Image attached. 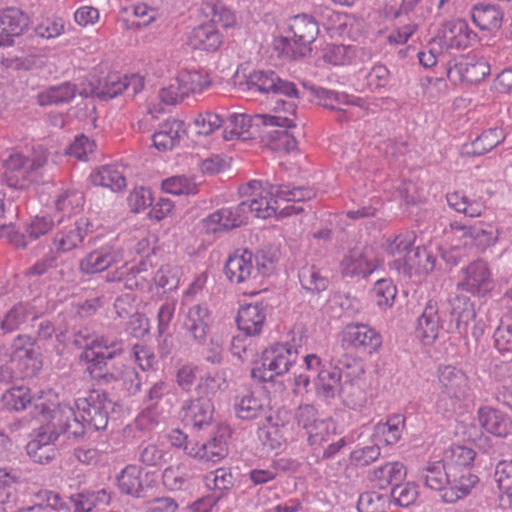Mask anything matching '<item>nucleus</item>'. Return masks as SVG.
Wrapping results in <instances>:
<instances>
[{
  "instance_id": "obj_1",
  "label": "nucleus",
  "mask_w": 512,
  "mask_h": 512,
  "mask_svg": "<svg viewBox=\"0 0 512 512\" xmlns=\"http://www.w3.org/2000/svg\"><path fill=\"white\" fill-rule=\"evenodd\" d=\"M476 318L474 302L465 295H451L429 300L417 319L416 334L425 344H432L439 332L467 336L469 324Z\"/></svg>"
},
{
  "instance_id": "obj_2",
  "label": "nucleus",
  "mask_w": 512,
  "mask_h": 512,
  "mask_svg": "<svg viewBox=\"0 0 512 512\" xmlns=\"http://www.w3.org/2000/svg\"><path fill=\"white\" fill-rule=\"evenodd\" d=\"M32 413L35 419L45 422L47 429L56 432L57 439L63 435L68 440L79 441L91 433L78 411L75 412L69 404L41 402L34 405Z\"/></svg>"
},
{
  "instance_id": "obj_3",
  "label": "nucleus",
  "mask_w": 512,
  "mask_h": 512,
  "mask_svg": "<svg viewBox=\"0 0 512 512\" xmlns=\"http://www.w3.org/2000/svg\"><path fill=\"white\" fill-rule=\"evenodd\" d=\"M1 180L9 188L23 190L30 184H44L51 180L48 175L47 156L41 153L33 158L21 153L11 154L3 162Z\"/></svg>"
},
{
  "instance_id": "obj_4",
  "label": "nucleus",
  "mask_w": 512,
  "mask_h": 512,
  "mask_svg": "<svg viewBox=\"0 0 512 512\" xmlns=\"http://www.w3.org/2000/svg\"><path fill=\"white\" fill-rule=\"evenodd\" d=\"M298 350L291 343H275L262 351L254 362L251 377L258 382H272L275 377L286 374L296 363Z\"/></svg>"
},
{
  "instance_id": "obj_5",
  "label": "nucleus",
  "mask_w": 512,
  "mask_h": 512,
  "mask_svg": "<svg viewBox=\"0 0 512 512\" xmlns=\"http://www.w3.org/2000/svg\"><path fill=\"white\" fill-rule=\"evenodd\" d=\"M245 84L248 90H254L262 94L287 97L288 100L277 99L274 110L292 114L295 112L297 108L295 100L299 98V91L296 84L292 81L280 78L275 71H254L247 77Z\"/></svg>"
},
{
  "instance_id": "obj_6",
  "label": "nucleus",
  "mask_w": 512,
  "mask_h": 512,
  "mask_svg": "<svg viewBox=\"0 0 512 512\" xmlns=\"http://www.w3.org/2000/svg\"><path fill=\"white\" fill-rule=\"evenodd\" d=\"M289 30L293 36L281 37L277 43V49L292 60L302 59L310 55L311 44L319 34L317 21L310 15L298 14L291 19Z\"/></svg>"
},
{
  "instance_id": "obj_7",
  "label": "nucleus",
  "mask_w": 512,
  "mask_h": 512,
  "mask_svg": "<svg viewBox=\"0 0 512 512\" xmlns=\"http://www.w3.org/2000/svg\"><path fill=\"white\" fill-rule=\"evenodd\" d=\"M225 123L224 138L225 140H233L242 137V139H250L260 135L262 128L280 126L290 127L292 121L287 117L274 115H255L246 114H230Z\"/></svg>"
},
{
  "instance_id": "obj_8",
  "label": "nucleus",
  "mask_w": 512,
  "mask_h": 512,
  "mask_svg": "<svg viewBox=\"0 0 512 512\" xmlns=\"http://www.w3.org/2000/svg\"><path fill=\"white\" fill-rule=\"evenodd\" d=\"M113 407L114 403L108 398V394L99 390H92L86 397L76 400L79 416L91 432L106 429Z\"/></svg>"
},
{
  "instance_id": "obj_9",
  "label": "nucleus",
  "mask_w": 512,
  "mask_h": 512,
  "mask_svg": "<svg viewBox=\"0 0 512 512\" xmlns=\"http://www.w3.org/2000/svg\"><path fill=\"white\" fill-rule=\"evenodd\" d=\"M91 377L98 385L120 389L128 396H134L140 392L142 385L137 369L119 361H114L111 367Z\"/></svg>"
},
{
  "instance_id": "obj_10",
  "label": "nucleus",
  "mask_w": 512,
  "mask_h": 512,
  "mask_svg": "<svg viewBox=\"0 0 512 512\" xmlns=\"http://www.w3.org/2000/svg\"><path fill=\"white\" fill-rule=\"evenodd\" d=\"M490 74V66L484 58L460 55L449 60L446 65L447 78L454 84H474Z\"/></svg>"
},
{
  "instance_id": "obj_11",
  "label": "nucleus",
  "mask_w": 512,
  "mask_h": 512,
  "mask_svg": "<svg viewBox=\"0 0 512 512\" xmlns=\"http://www.w3.org/2000/svg\"><path fill=\"white\" fill-rule=\"evenodd\" d=\"M94 232V224L87 217L59 228L51 239V248L59 255L77 249L84 239Z\"/></svg>"
},
{
  "instance_id": "obj_12",
  "label": "nucleus",
  "mask_w": 512,
  "mask_h": 512,
  "mask_svg": "<svg viewBox=\"0 0 512 512\" xmlns=\"http://www.w3.org/2000/svg\"><path fill=\"white\" fill-rule=\"evenodd\" d=\"M436 266V256L426 247H416L407 251L403 257H397L389 263L390 269L404 276L428 274Z\"/></svg>"
},
{
  "instance_id": "obj_13",
  "label": "nucleus",
  "mask_w": 512,
  "mask_h": 512,
  "mask_svg": "<svg viewBox=\"0 0 512 512\" xmlns=\"http://www.w3.org/2000/svg\"><path fill=\"white\" fill-rule=\"evenodd\" d=\"M343 346L371 355L382 345V336L374 328L365 324H347L341 333Z\"/></svg>"
},
{
  "instance_id": "obj_14",
  "label": "nucleus",
  "mask_w": 512,
  "mask_h": 512,
  "mask_svg": "<svg viewBox=\"0 0 512 512\" xmlns=\"http://www.w3.org/2000/svg\"><path fill=\"white\" fill-rule=\"evenodd\" d=\"M371 249L367 246L350 248L339 264V271L344 278H366L372 274L377 265L370 256Z\"/></svg>"
},
{
  "instance_id": "obj_15",
  "label": "nucleus",
  "mask_w": 512,
  "mask_h": 512,
  "mask_svg": "<svg viewBox=\"0 0 512 512\" xmlns=\"http://www.w3.org/2000/svg\"><path fill=\"white\" fill-rule=\"evenodd\" d=\"M464 278L457 288L479 297H485L495 287L488 264L482 260L471 262L464 268Z\"/></svg>"
},
{
  "instance_id": "obj_16",
  "label": "nucleus",
  "mask_w": 512,
  "mask_h": 512,
  "mask_svg": "<svg viewBox=\"0 0 512 512\" xmlns=\"http://www.w3.org/2000/svg\"><path fill=\"white\" fill-rule=\"evenodd\" d=\"M449 227L451 231L461 233L459 237L465 246L475 247L480 251L492 246L498 239V229L494 225L483 222L466 225L460 221H453Z\"/></svg>"
},
{
  "instance_id": "obj_17",
  "label": "nucleus",
  "mask_w": 512,
  "mask_h": 512,
  "mask_svg": "<svg viewBox=\"0 0 512 512\" xmlns=\"http://www.w3.org/2000/svg\"><path fill=\"white\" fill-rule=\"evenodd\" d=\"M151 476L149 472L144 473L143 468L138 465H127L117 476L119 490L134 498H144L156 484Z\"/></svg>"
},
{
  "instance_id": "obj_18",
  "label": "nucleus",
  "mask_w": 512,
  "mask_h": 512,
  "mask_svg": "<svg viewBox=\"0 0 512 512\" xmlns=\"http://www.w3.org/2000/svg\"><path fill=\"white\" fill-rule=\"evenodd\" d=\"M30 17L17 7L0 10V46H12L29 28Z\"/></svg>"
},
{
  "instance_id": "obj_19",
  "label": "nucleus",
  "mask_w": 512,
  "mask_h": 512,
  "mask_svg": "<svg viewBox=\"0 0 512 512\" xmlns=\"http://www.w3.org/2000/svg\"><path fill=\"white\" fill-rule=\"evenodd\" d=\"M57 440L56 432L47 429L45 422H41L35 438L27 443L26 452L33 462L42 465L49 464L58 454L55 447Z\"/></svg>"
},
{
  "instance_id": "obj_20",
  "label": "nucleus",
  "mask_w": 512,
  "mask_h": 512,
  "mask_svg": "<svg viewBox=\"0 0 512 512\" xmlns=\"http://www.w3.org/2000/svg\"><path fill=\"white\" fill-rule=\"evenodd\" d=\"M224 273L231 283L244 284L257 278V268L254 267V254L245 249L237 250L230 255L224 266Z\"/></svg>"
},
{
  "instance_id": "obj_21",
  "label": "nucleus",
  "mask_w": 512,
  "mask_h": 512,
  "mask_svg": "<svg viewBox=\"0 0 512 512\" xmlns=\"http://www.w3.org/2000/svg\"><path fill=\"white\" fill-rule=\"evenodd\" d=\"M210 321V311L207 305L196 304L186 312L182 328L194 343L204 345L210 330Z\"/></svg>"
},
{
  "instance_id": "obj_22",
  "label": "nucleus",
  "mask_w": 512,
  "mask_h": 512,
  "mask_svg": "<svg viewBox=\"0 0 512 512\" xmlns=\"http://www.w3.org/2000/svg\"><path fill=\"white\" fill-rule=\"evenodd\" d=\"M245 204L224 207L207 216L203 223L208 232L230 231L246 224Z\"/></svg>"
},
{
  "instance_id": "obj_23",
  "label": "nucleus",
  "mask_w": 512,
  "mask_h": 512,
  "mask_svg": "<svg viewBox=\"0 0 512 512\" xmlns=\"http://www.w3.org/2000/svg\"><path fill=\"white\" fill-rule=\"evenodd\" d=\"M213 413L214 405L212 401L197 396L185 400L180 410L182 421L196 429H203L211 425Z\"/></svg>"
},
{
  "instance_id": "obj_24",
  "label": "nucleus",
  "mask_w": 512,
  "mask_h": 512,
  "mask_svg": "<svg viewBox=\"0 0 512 512\" xmlns=\"http://www.w3.org/2000/svg\"><path fill=\"white\" fill-rule=\"evenodd\" d=\"M449 483L441 498L446 503H455L470 494L479 478L471 469L449 470Z\"/></svg>"
},
{
  "instance_id": "obj_25",
  "label": "nucleus",
  "mask_w": 512,
  "mask_h": 512,
  "mask_svg": "<svg viewBox=\"0 0 512 512\" xmlns=\"http://www.w3.org/2000/svg\"><path fill=\"white\" fill-rule=\"evenodd\" d=\"M479 425L488 433L497 437L512 434V419L503 411L491 406H482L477 411Z\"/></svg>"
},
{
  "instance_id": "obj_26",
  "label": "nucleus",
  "mask_w": 512,
  "mask_h": 512,
  "mask_svg": "<svg viewBox=\"0 0 512 512\" xmlns=\"http://www.w3.org/2000/svg\"><path fill=\"white\" fill-rule=\"evenodd\" d=\"M441 37L449 50H464L477 41V34L462 19L445 23Z\"/></svg>"
},
{
  "instance_id": "obj_27",
  "label": "nucleus",
  "mask_w": 512,
  "mask_h": 512,
  "mask_svg": "<svg viewBox=\"0 0 512 512\" xmlns=\"http://www.w3.org/2000/svg\"><path fill=\"white\" fill-rule=\"evenodd\" d=\"M266 307L262 301L242 306L236 317L239 330L246 336L259 335L266 319Z\"/></svg>"
},
{
  "instance_id": "obj_28",
  "label": "nucleus",
  "mask_w": 512,
  "mask_h": 512,
  "mask_svg": "<svg viewBox=\"0 0 512 512\" xmlns=\"http://www.w3.org/2000/svg\"><path fill=\"white\" fill-rule=\"evenodd\" d=\"M120 254L112 247L104 246L89 252L79 261V272L83 275H93L107 270L118 262Z\"/></svg>"
},
{
  "instance_id": "obj_29",
  "label": "nucleus",
  "mask_w": 512,
  "mask_h": 512,
  "mask_svg": "<svg viewBox=\"0 0 512 512\" xmlns=\"http://www.w3.org/2000/svg\"><path fill=\"white\" fill-rule=\"evenodd\" d=\"M223 43V36L213 23L195 27L189 34L188 44L193 49L214 52Z\"/></svg>"
},
{
  "instance_id": "obj_30",
  "label": "nucleus",
  "mask_w": 512,
  "mask_h": 512,
  "mask_svg": "<svg viewBox=\"0 0 512 512\" xmlns=\"http://www.w3.org/2000/svg\"><path fill=\"white\" fill-rule=\"evenodd\" d=\"M128 76H120L117 73L108 74L105 78L100 79L98 84L92 86L88 92L86 89L79 92L80 95L98 98L103 101L110 100L121 94L128 85Z\"/></svg>"
},
{
  "instance_id": "obj_31",
  "label": "nucleus",
  "mask_w": 512,
  "mask_h": 512,
  "mask_svg": "<svg viewBox=\"0 0 512 512\" xmlns=\"http://www.w3.org/2000/svg\"><path fill=\"white\" fill-rule=\"evenodd\" d=\"M184 122L175 118L168 119L160 124L153 134V144L158 150H171L185 134Z\"/></svg>"
},
{
  "instance_id": "obj_32",
  "label": "nucleus",
  "mask_w": 512,
  "mask_h": 512,
  "mask_svg": "<svg viewBox=\"0 0 512 512\" xmlns=\"http://www.w3.org/2000/svg\"><path fill=\"white\" fill-rule=\"evenodd\" d=\"M194 470L190 463L182 462L167 467L162 474L164 486L171 491L188 490L192 486Z\"/></svg>"
},
{
  "instance_id": "obj_33",
  "label": "nucleus",
  "mask_w": 512,
  "mask_h": 512,
  "mask_svg": "<svg viewBox=\"0 0 512 512\" xmlns=\"http://www.w3.org/2000/svg\"><path fill=\"white\" fill-rule=\"evenodd\" d=\"M440 390L465 397L468 391V377L461 369L447 365L439 368Z\"/></svg>"
},
{
  "instance_id": "obj_34",
  "label": "nucleus",
  "mask_w": 512,
  "mask_h": 512,
  "mask_svg": "<svg viewBox=\"0 0 512 512\" xmlns=\"http://www.w3.org/2000/svg\"><path fill=\"white\" fill-rule=\"evenodd\" d=\"M292 125L289 127H293ZM288 127H268L262 128L260 137L262 142L273 151H285L290 152L297 148V141L295 137L287 130Z\"/></svg>"
},
{
  "instance_id": "obj_35",
  "label": "nucleus",
  "mask_w": 512,
  "mask_h": 512,
  "mask_svg": "<svg viewBox=\"0 0 512 512\" xmlns=\"http://www.w3.org/2000/svg\"><path fill=\"white\" fill-rule=\"evenodd\" d=\"M124 351V346L117 350L116 348L99 351L87 350L80 354V360L86 364V370L90 376H94L111 367L112 361L121 356Z\"/></svg>"
},
{
  "instance_id": "obj_36",
  "label": "nucleus",
  "mask_w": 512,
  "mask_h": 512,
  "mask_svg": "<svg viewBox=\"0 0 512 512\" xmlns=\"http://www.w3.org/2000/svg\"><path fill=\"white\" fill-rule=\"evenodd\" d=\"M473 22L481 29L495 31L501 28L503 11L499 6L490 3H478L471 10Z\"/></svg>"
},
{
  "instance_id": "obj_37",
  "label": "nucleus",
  "mask_w": 512,
  "mask_h": 512,
  "mask_svg": "<svg viewBox=\"0 0 512 512\" xmlns=\"http://www.w3.org/2000/svg\"><path fill=\"white\" fill-rule=\"evenodd\" d=\"M342 378L336 368L324 367L314 380L316 395L326 402L334 399L339 393Z\"/></svg>"
},
{
  "instance_id": "obj_38",
  "label": "nucleus",
  "mask_w": 512,
  "mask_h": 512,
  "mask_svg": "<svg viewBox=\"0 0 512 512\" xmlns=\"http://www.w3.org/2000/svg\"><path fill=\"white\" fill-rule=\"evenodd\" d=\"M406 476V470L400 462H388L369 472L368 478L375 487L385 489L389 485L402 482Z\"/></svg>"
},
{
  "instance_id": "obj_39",
  "label": "nucleus",
  "mask_w": 512,
  "mask_h": 512,
  "mask_svg": "<svg viewBox=\"0 0 512 512\" xmlns=\"http://www.w3.org/2000/svg\"><path fill=\"white\" fill-rule=\"evenodd\" d=\"M419 479L427 488L443 494L449 483L448 465L443 461L429 462L419 471Z\"/></svg>"
},
{
  "instance_id": "obj_40",
  "label": "nucleus",
  "mask_w": 512,
  "mask_h": 512,
  "mask_svg": "<svg viewBox=\"0 0 512 512\" xmlns=\"http://www.w3.org/2000/svg\"><path fill=\"white\" fill-rule=\"evenodd\" d=\"M78 92L77 85L66 81L46 88L37 96L40 106L59 105L71 102Z\"/></svg>"
},
{
  "instance_id": "obj_41",
  "label": "nucleus",
  "mask_w": 512,
  "mask_h": 512,
  "mask_svg": "<svg viewBox=\"0 0 512 512\" xmlns=\"http://www.w3.org/2000/svg\"><path fill=\"white\" fill-rule=\"evenodd\" d=\"M41 402L42 401L33 402L30 389L23 386H13L6 390L1 397L2 406L7 410L18 412L31 408L30 414L33 418H35L32 413L34 405Z\"/></svg>"
},
{
  "instance_id": "obj_42",
  "label": "nucleus",
  "mask_w": 512,
  "mask_h": 512,
  "mask_svg": "<svg viewBox=\"0 0 512 512\" xmlns=\"http://www.w3.org/2000/svg\"><path fill=\"white\" fill-rule=\"evenodd\" d=\"M505 139L502 129L490 128L485 130L473 142L464 146L465 153L472 156H481L497 147Z\"/></svg>"
},
{
  "instance_id": "obj_43",
  "label": "nucleus",
  "mask_w": 512,
  "mask_h": 512,
  "mask_svg": "<svg viewBox=\"0 0 512 512\" xmlns=\"http://www.w3.org/2000/svg\"><path fill=\"white\" fill-rule=\"evenodd\" d=\"M228 454V447L223 436L214 437L212 440L196 444V449H189V456L205 462L217 463Z\"/></svg>"
},
{
  "instance_id": "obj_44",
  "label": "nucleus",
  "mask_w": 512,
  "mask_h": 512,
  "mask_svg": "<svg viewBox=\"0 0 512 512\" xmlns=\"http://www.w3.org/2000/svg\"><path fill=\"white\" fill-rule=\"evenodd\" d=\"M337 396L341 398L345 406L351 409L363 407L367 400L359 376L342 379Z\"/></svg>"
},
{
  "instance_id": "obj_45",
  "label": "nucleus",
  "mask_w": 512,
  "mask_h": 512,
  "mask_svg": "<svg viewBox=\"0 0 512 512\" xmlns=\"http://www.w3.org/2000/svg\"><path fill=\"white\" fill-rule=\"evenodd\" d=\"M90 177L94 185L110 188L114 192L121 191L126 187L123 173L113 165L99 167Z\"/></svg>"
},
{
  "instance_id": "obj_46",
  "label": "nucleus",
  "mask_w": 512,
  "mask_h": 512,
  "mask_svg": "<svg viewBox=\"0 0 512 512\" xmlns=\"http://www.w3.org/2000/svg\"><path fill=\"white\" fill-rule=\"evenodd\" d=\"M76 512H94L100 504L110 502V494L105 489L97 491H82L71 495Z\"/></svg>"
},
{
  "instance_id": "obj_47",
  "label": "nucleus",
  "mask_w": 512,
  "mask_h": 512,
  "mask_svg": "<svg viewBox=\"0 0 512 512\" xmlns=\"http://www.w3.org/2000/svg\"><path fill=\"white\" fill-rule=\"evenodd\" d=\"M268 195L286 200L288 202H304L315 197V190L311 187H294L290 184H268Z\"/></svg>"
},
{
  "instance_id": "obj_48",
  "label": "nucleus",
  "mask_w": 512,
  "mask_h": 512,
  "mask_svg": "<svg viewBox=\"0 0 512 512\" xmlns=\"http://www.w3.org/2000/svg\"><path fill=\"white\" fill-rule=\"evenodd\" d=\"M298 278L304 290L320 294L329 286V279L323 276L315 265H304L299 269Z\"/></svg>"
},
{
  "instance_id": "obj_49",
  "label": "nucleus",
  "mask_w": 512,
  "mask_h": 512,
  "mask_svg": "<svg viewBox=\"0 0 512 512\" xmlns=\"http://www.w3.org/2000/svg\"><path fill=\"white\" fill-rule=\"evenodd\" d=\"M288 424L274 423L267 427L259 428L258 438L262 445L269 450L280 449L287 442Z\"/></svg>"
},
{
  "instance_id": "obj_50",
  "label": "nucleus",
  "mask_w": 512,
  "mask_h": 512,
  "mask_svg": "<svg viewBox=\"0 0 512 512\" xmlns=\"http://www.w3.org/2000/svg\"><path fill=\"white\" fill-rule=\"evenodd\" d=\"M476 452L467 446L452 445L445 451V461L449 470L470 469Z\"/></svg>"
},
{
  "instance_id": "obj_51",
  "label": "nucleus",
  "mask_w": 512,
  "mask_h": 512,
  "mask_svg": "<svg viewBox=\"0 0 512 512\" xmlns=\"http://www.w3.org/2000/svg\"><path fill=\"white\" fill-rule=\"evenodd\" d=\"M227 387L225 371H215L199 379L195 394L199 398L205 397L212 401V397L218 390H225Z\"/></svg>"
},
{
  "instance_id": "obj_52",
  "label": "nucleus",
  "mask_w": 512,
  "mask_h": 512,
  "mask_svg": "<svg viewBox=\"0 0 512 512\" xmlns=\"http://www.w3.org/2000/svg\"><path fill=\"white\" fill-rule=\"evenodd\" d=\"M29 317L34 318L33 306L28 302H20L14 305L1 321V329L4 333L17 330Z\"/></svg>"
},
{
  "instance_id": "obj_53",
  "label": "nucleus",
  "mask_w": 512,
  "mask_h": 512,
  "mask_svg": "<svg viewBox=\"0 0 512 512\" xmlns=\"http://www.w3.org/2000/svg\"><path fill=\"white\" fill-rule=\"evenodd\" d=\"M404 426L405 417L401 414H394L386 422L376 424L375 433L382 436L387 445H393L401 438Z\"/></svg>"
},
{
  "instance_id": "obj_54",
  "label": "nucleus",
  "mask_w": 512,
  "mask_h": 512,
  "mask_svg": "<svg viewBox=\"0 0 512 512\" xmlns=\"http://www.w3.org/2000/svg\"><path fill=\"white\" fill-rule=\"evenodd\" d=\"M307 441L311 446H321L325 442L333 441L336 436V424L330 418H323L316 422V425L311 427L306 432Z\"/></svg>"
},
{
  "instance_id": "obj_55",
  "label": "nucleus",
  "mask_w": 512,
  "mask_h": 512,
  "mask_svg": "<svg viewBox=\"0 0 512 512\" xmlns=\"http://www.w3.org/2000/svg\"><path fill=\"white\" fill-rule=\"evenodd\" d=\"M235 413L242 420H253L265 414L266 408L262 401L252 394L241 397L235 403Z\"/></svg>"
},
{
  "instance_id": "obj_56",
  "label": "nucleus",
  "mask_w": 512,
  "mask_h": 512,
  "mask_svg": "<svg viewBox=\"0 0 512 512\" xmlns=\"http://www.w3.org/2000/svg\"><path fill=\"white\" fill-rule=\"evenodd\" d=\"M85 202L83 192L75 189L62 191L55 200V208L63 214L70 215L82 209Z\"/></svg>"
},
{
  "instance_id": "obj_57",
  "label": "nucleus",
  "mask_w": 512,
  "mask_h": 512,
  "mask_svg": "<svg viewBox=\"0 0 512 512\" xmlns=\"http://www.w3.org/2000/svg\"><path fill=\"white\" fill-rule=\"evenodd\" d=\"M269 196V199H267L266 196H260L259 198H253L250 201L241 202L245 204L246 220L250 213H253L255 217L263 219L269 218L276 213L277 207L275 204L277 203L278 198L272 195Z\"/></svg>"
},
{
  "instance_id": "obj_58",
  "label": "nucleus",
  "mask_w": 512,
  "mask_h": 512,
  "mask_svg": "<svg viewBox=\"0 0 512 512\" xmlns=\"http://www.w3.org/2000/svg\"><path fill=\"white\" fill-rule=\"evenodd\" d=\"M162 190L172 195H195L199 186L186 176H172L162 181Z\"/></svg>"
},
{
  "instance_id": "obj_59",
  "label": "nucleus",
  "mask_w": 512,
  "mask_h": 512,
  "mask_svg": "<svg viewBox=\"0 0 512 512\" xmlns=\"http://www.w3.org/2000/svg\"><path fill=\"white\" fill-rule=\"evenodd\" d=\"M177 80L182 88V94L188 97L191 93H200L206 86L209 85L208 80L200 72L197 71H184L181 72Z\"/></svg>"
},
{
  "instance_id": "obj_60",
  "label": "nucleus",
  "mask_w": 512,
  "mask_h": 512,
  "mask_svg": "<svg viewBox=\"0 0 512 512\" xmlns=\"http://www.w3.org/2000/svg\"><path fill=\"white\" fill-rule=\"evenodd\" d=\"M391 498L394 503L401 507H409L418 498V486L415 483H397L391 489Z\"/></svg>"
},
{
  "instance_id": "obj_61",
  "label": "nucleus",
  "mask_w": 512,
  "mask_h": 512,
  "mask_svg": "<svg viewBox=\"0 0 512 512\" xmlns=\"http://www.w3.org/2000/svg\"><path fill=\"white\" fill-rule=\"evenodd\" d=\"M166 452L154 443H141L138 447V460L148 467H159L166 462Z\"/></svg>"
},
{
  "instance_id": "obj_62",
  "label": "nucleus",
  "mask_w": 512,
  "mask_h": 512,
  "mask_svg": "<svg viewBox=\"0 0 512 512\" xmlns=\"http://www.w3.org/2000/svg\"><path fill=\"white\" fill-rule=\"evenodd\" d=\"M354 56L351 46L342 44H328L323 49V59L332 65H344L349 63Z\"/></svg>"
},
{
  "instance_id": "obj_63",
  "label": "nucleus",
  "mask_w": 512,
  "mask_h": 512,
  "mask_svg": "<svg viewBox=\"0 0 512 512\" xmlns=\"http://www.w3.org/2000/svg\"><path fill=\"white\" fill-rule=\"evenodd\" d=\"M378 306L391 307L397 294L396 286L389 279L377 280L372 289Z\"/></svg>"
},
{
  "instance_id": "obj_64",
  "label": "nucleus",
  "mask_w": 512,
  "mask_h": 512,
  "mask_svg": "<svg viewBox=\"0 0 512 512\" xmlns=\"http://www.w3.org/2000/svg\"><path fill=\"white\" fill-rule=\"evenodd\" d=\"M495 481L507 497L512 498V458L500 461L495 470Z\"/></svg>"
}]
</instances>
